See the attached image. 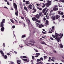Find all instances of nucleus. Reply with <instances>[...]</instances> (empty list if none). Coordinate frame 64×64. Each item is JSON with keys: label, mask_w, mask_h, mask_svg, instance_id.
Segmentation results:
<instances>
[{"label": "nucleus", "mask_w": 64, "mask_h": 64, "mask_svg": "<svg viewBox=\"0 0 64 64\" xmlns=\"http://www.w3.org/2000/svg\"><path fill=\"white\" fill-rule=\"evenodd\" d=\"M60 36V37H58V36ZM63 34H61V33H60L59 34H59H57L56 33H55V39H56V40L58 41V42H59L60 41V38H62L63 37Z\"/></svg>", "instance_id": "obj_1"}, {"label": "nucleus", "mask_w": 64, "mask_h": 64, "mask_svg": "<svg viewBox=\"0 0 64 64\" xmlns=\"http://www.w3.org/2000/svg\"><path fill=\"white\" fill-rule=\"evenodd\" d=\"M4 23H5V19H3L2 22H0V27H1L0 30L2 32L4 31V29H5V28L4 27Z\"/></svg>", "instance_id": "obj_2"}, {"label": "nucleus", "mask_w": 64, "mask_h": 64, "mask_svg": "<svg viewBox=\"0 0 64 64\" xmlns=\"http://www.w3.org/2000/svg\"><path fill=\"white\" fill-rule=\"evenodd\" d=\"M0 52L1 53L2 56L3 57L4 59H7V56L6 55H4V54L2 50H0Z\"/></svg>", "instance_id": "obj_3"}, {"label": "nucleus", "mask_w": 64, "mask_h": 64, "mask_svg": "<svg viewBox=\"0 0 64 64\" xmlns=\"http://www.w3.org/2000/svg\"><path fill=\"white\" fill-rule=\"evenodd\" d=\"M32 20H33V21H36V22H38V23H40V22H41L40 20L39 21V20H38V19H37L36 18L34 17L32 18Z\"/></svg>", "instance_id": "obj_4"}, {"label": "nucleus", "mask_w": 64, "mask_h": 64, "mask_svg": "<svg viewBox=\"0 0 64 64\" xmlns=\"http://www.w3.org/2000/svg\"><path fill=\"white\" fill-rule=\"evenodd\" d=\"M13 6L15 10H17V6L16 4L15 3H14Z\"/></svg>", "instance_id": "obj_5"}, {"label": "nucleus", "mask_w": 64, "mask_h": 64, "mask_svg": "<svg viewBox=\"0 0 64 64\" xmlns=\"http://www.w3.org/2000/svg\"><path fill=\"white\" fill-rule=\"evenodd\" d=\"M25 19L27 22H28V25H30V20L28 19V18L27 17H26L25 18Z\"/></svg>", "instance_id": "obj_6"}, {"label": "nucleus", "mask_w": 64, "mask_h": 64, "mask_svg": "<svg viewBox=\"0 0 64 64\" xmlns=\"http://www.w3.org/2000/svg\"><path fill=\"white\" fill-rule=\"evenodd\" d=\"M44 26L42 24H40L39 25L38 28H42V27Z\"/></svg>", "instance_id": "obj_7"}, {"label": "nucleus", "mask_w": 64, "mask_h": 64, "mask_svg": "<svg viewBox=\"0 0 64 64\" xmlns=\"http://www.w3.org/2000/svg\"><path fill=\"white\" fill-rule=\"evenodd\" d=\"M35 17H36V18L37 19H39V18H40V16H39L38 15V14H37L35 16Z\"/></svg>", "instance_id": "obj_8"}, {"label": "nucleus", "mask_w": 64, "mask_h": 64, "mask_svg": "<svg viewBox=\"0 0 64 64\" xmlns=\"http://www.w3.org/2000/svg\"><path fill=\"white\" fill-rule=\"evenodd\" d=\"M15 14L16 16H18V12L17 10H16V11L15 13Z\"/></svg>", "instance_id": "obj_9"}, {"label": "nucleus", "mask_w": 64, "mask_h": 64, "mask_svg": "<svg viewBox=\"0 0 64 64\" xmlns=\"http://www.w3.org/2000/svg\"><path fill=\"white\" fill-rule=\"evenodd\" d=\"M60 17V16H58L57 15H56V19H59Z\"/></svg>", "instance_id": "obj_10"}, {"label": "nucleus", "mask_w": 64, "mask_h": 64, "mask_svg": "<svg viewBox=\"0 0 64 64\" xmlns=\"http://www.w3.org/2000/svg\"><path fill=\"white\" fill-rule=\"evenodd\" d=\"M51 4L48 2L47 3L45 4V5L46 6V7H49V6Z\"/></svg>", "instance_id": "obj_11"}, {"label": "nucleus", "mask_w": 64, "mask_h": 64, "mask_svg": "<svg viewBox=\"0 0 64 64\" xmlns=\"http://www.w3.org/2000/svg\"><path fill=\"white\" fill-rule=\"evenodd\" d=\"M30 42L31 43H35V42L34 41V40L33 39L32 40L30 41Z\"/></svg>", "instance_id": "obj_12"}, {"label": "nucleus", "mask_w": 64, "mask_h": 64, "mask_svg": "<svg viewBox=\"0 0 64 64\" xmlns=\"http://www.w3.org/2000/svg\"><path fill=\"white\" fill-rule=\"evenodd\" d=\"M53 10H54V11H57L58 10V8L54 7V8H53Z\"/></svg>", "instance_id": "obj_13"}, {"label": "nucleus", "mask_w": 64, "mask_h": 64, "mask_svg": "<svg viewBox=\"0 0 64 64\" xmlns=\"http://www.w3.org/2000/svg\"><path fill=\"white\" fill-rule=\"evenodd\" d=\"M28 8L30 9H32V5L31 4L29 5L28 6Z\"/></svg>", "instance_id": "obj_14"}, {"label": "nucleus", "mask_w": 64, "mask_h": 64, "mask_svg": "<svg viewBox=\"0 0 64 64\" xmlns=\"http://www.w3.org/2000/svg\"><path fill=\"white\" fill-rule=\"evenodd\" d=\"M40 43L42 44H44L45 45H47L44 42H41Z\"/></svg>", "instance_id": "obj_15"}, {"label": "nucleus", "mask_w": 64, "mask_h": 64, "mask_svg": "<svg viewBox=\"0 0 64 64\" xmlns=\"http://www.w3.org/2000/svg\"><path fill=\"white\" fill-rule=\"evenodd\" d=\"M52 20L53 21L54 20H55V19L56 18H55V16H52Z\"/></svg>", "instance_id": "obj_16"}, {"label": "nucleus", "mask_w": 64, "mask_h": 64, "mask_svg": "<svg viewBox=\"0 0 64 64\" xmlns=\"http://www.w3.org/2000/svg\"><path fill=\"white\" fill-rule=\"evenodd\" d=\"M47 8H45L44 9H43L42 10V13H44L45 11H46V9Z\"/></svg>", "instance_id": "obj_17"}, {"label": "nucleus", "mask_w": 64, "mask_h": 64, "mask_svg": "<svg viewBox=\"0 0 64 64\" xmlns=\"http://www.w3.org/2000/svg\"><path fill=\"white\" fill-rule=\"evenodd\" d=\"M32 10H34V11L32 12L33 13H35V12H36V9H34V7H33Z\"/></svg>", "instance_id": "obj_18"}, {"label": "nucleus", "mask_w": 64, "mask_h": 64, "mask_svg": "<svg viewBox=\"0 0 64 64\" xmlns=\"http://www.w3.org/2000/svg\"><path fill=\"white\" fill-rule=\"evenodd\" d=\"M24 10H26V11H28L27 8V7H26V6H24Z\"/></svg>", "instance_id": "obj_19"}, {"label": "nucleus", "mask_w": 64, "mask_h": 64, "mask_svg": "<svg viewBox=\"0 0 64 64\" xmlns=\"http://www.w3.org/2000/svg\"><path fill=\"white\" fill-rule=\"evenodd\" d=\"M26 5H29V1H26Z\"/></svg>", "instance_id": "obj_20"}, {"label": "nucleus", "mask_w": 64, "mask_h": 64, "mask_svg": "<svg viewBox=\"0 0 64 64\" xmlns=\"http://www.w3.org/2000/svg\"><path fill=\"white\" fill-rule=\"evenodd\" d=\"M36 64H43V62H39V63H36Z\"/></svg>", "instance_id": "obj_21"}, {"label": "nucleus", "mask_w": 64, "mask_h": 64, "mask_svg": "<svg viewBox=\"0 0 64 64\" xmlns=\"http://www.w3.org/2000/svg\"><path fill=\"white\" fill-rule=\"evenodd\" d=\"M48 3L50 4L51 5V1L48 0Z\"/></svg>", "instance_id": "obj_22"}, {"label": "nucleus", "mask_w": 64, "mask_h": 64, "mask_svg": "<svg viewBox=\"0 0 64 64\" xmlns=\"http://www.w3.org/2000/svg\"><path fill=\"white\" fill-rule=\"evenodd\" d=\"M60 47L61 48H62L63 47V45H62V44H60Z\"/></svg>", "instance_id": "obj_23"}, {"label": "nucleus", "mask_w": 64, "mask_h": 64, "mask_svg": "<svg viewBox=\"0 0 64 64\" xmlns=\"http://www.w3.org/2000/svg\"><path fill=\"white\" fill-rule=\"evenodd\" d=\"M37 8L38 9H39L40 10H42V8H39L38 7H37Z\"/></svg>", "instance_id": "obj_24"}, {"label": "nucleus", "mask_w": 64, "mask_h": 64, "mask_svg": "<svg viewBox=\"0 0 64 64\" xmlns=\"http://www.w3.org/2000/svg\"><path fill=\"white\" fill-rule=\"evenodd\" d=\"M46 25H48V21L47 20H46Z\"/></svg>", "instance_id": "obj_25"}, {"label": "nucleus", "mask_w": 64, "mask_h": 64, "mask_svg": "<svg viewBox=\"0 0 64 64\" xmlns=\"http://www.w3.org/2000/svg\"><path fill=\"white\" fill-rule=\"evenodd\" d=\"M20 24H22L23 23V22L22 21H19Z\"/></svg>", "instance_id": "obj_26"}, {"label": "nucleus", "mask_w": 64, "mask_h": 64, "mask_svg": "<svg viewBox=\"0 0 64 64\" xmlns=\"http://www.w3.org/2000/svg\"><path fill=\"white\" fill-rule=\"evenodd\" d=\"M47 56H44V59H47Z\"/></svg>", "instance_id": "obj_27"}, {"label": "nucleus", "mask_w": 64, "mask_h": 64, "mask_svg": "<svg viewBox=\"0 0 64 64\" xmlns=\"http://www.w3.org/2000/svg\"><path fill=\"white\" fill-rule=\"evenodd\" d=\"M10 21L11 22H12V23H14L13 20L12 19H10Z\"/></svg>", "instance_id": "obj_28"}, {"label": "nucleus", "mask_w": 64, "mask_h": 64, "mask_svg": "<svg viewBox=\"0 0 64 64\" xmlns=\"http://www.w3.org/2000/svg\"><path fill=\"white\" fill-rule=\"evenodd\" d=\"M41 15H42V13H39L38 14V16H39L40 17V16H41Z\"/></svg>", "instance_id": "obj_29"}, {"label": "nucleus", "mask_w": 64, "mask_h": 64, "mask_svg": "<svg viewBox=\"0 0 64 64\" xmlns=\"http://www.w3.org/2000/svg\"><path fill=\"white\" fill-rule=\"evenodd\" d=\"M26 37V36H25V35H22V38H24Z\"/></svg>", "instance_id": "obj_30"}, {"label": "nucleus", "mask_w": 64, "mask_h": 64, "mask_svg": "<svg viewBox=\"0 0 64 64\" xmlns=\"http://www.w3.org/2000/svg\"><path fill=\"white\" fill-rule=\"evenodd\" d=\"M23 60L24 61H27V60L26 59H23Z\"/></svg>", "instance_id": "obj_31"}, {"label": "nucleus", "mask_w": 64, "mask_h": 64, "mask_svg": "<svg viewBox=\"0 0 64 64\" xmlns=\"http://www.w3.org/2000/svg\"><path fill=\"white\" fill-rule=\"evenodd\" d=\"M20 17L22 19H23V20H24V18L23 16H20Z\"/></svg>", "instance_id": "obj_32"}, {"label": "nucleus", "mask_w": 64, "mask_h": 64, "mask_svg": "<svg viewBox=\"0 0 64 64\" xmlns=\"http://www.w3.org/2000/svg\"><path fill=\"white\" fill-rule=\"evenodd\" d=\"M42 4L43 5V6H42V8H44V7H45V4H44V3H43Z\"/></svg>", "instance_id": "obj_33"}, {"label": "nucleus", "mask_w": 64, "mask_h": 64, "mask_svg": "<svg viewBox=\"0 0 64 64\" xmlns=\"http://www.w3.org/2000/svg\"><path fill=\"white\" fill-rule=\"evenodd\" d=\"M36 55H38L39 56L40 55V53H36Z\"/></svg>", "instance_id": "obj_34"}, {"label": "nucleus", "mask_w": 64, "mask_h": 64, "mask_svg": "<svg viewBox=\"0 0 64 64\" xmlns=\"http://www.w3.org/2000/svg\"><path fill=\"white\" fill-rule=\"evenodd\" d=\"M17 63H19L21 62V60H17Z\"/></svg>", "instance_id": "obj_35"}, {"label": "nucleus", "mask_w": 64, "mask_h": 64, "mask_svg": "<svg viewBox=\"0 0 64 64\" xmlns=\"http://www.w3.org/2000/svg\"><path fill=\"white\" fill-rule=\"evenodd\" d=\"M23 58H27V56H23Z\"/></svg>", "instance_id": "obj_36"}, {"label": "nucleus", "mask_w": 64, "mask_h": 64, "mask_svg": "<svg viewBox=\"0 0 64 64\" xmlns=\"http://www.w3.org/2000/svg\"><path fill=\"white\" fill-rule=\"evenodd\" d=\"M40 61L41 60H42V61H43V58H40Z\"/></svg>", "instance_id": "obj_37"}, {"label": "nucleus", "mask_w": 64, "mask_h": 64, "mask_svg": "<svg viewBox=\"0 0 64 64\" xmlns=\"http://www.w3.org/2000/svg\"><path fill=\"white\" fill-rule=\"evenodd\" d=\"M34 56H32V59H33V60H34L35 58H34Z\"/></svg>", "instance_id": "obj_38"}, {"label": "nucleus", "mask_w": 64, "mask_h": 64, "mask_svg": "<svg viewBox=\"0 0 64 64\" xmlns=\"http://www.w3.org/2000/svg\"><path fill=\"white\" fill-rule=\"evenodd\" d=\"M38 25H40V24H38V23H37L36 24V27H38Z\"/></svg>", "instance_id": "obj_39"}, {"label": "nucleus", "mask_w": 64, "mask_h": 64, "mask_svg": "<svg viewBox=\"0 0 64 64\" xmlns=\"http://www.w3.org/2000/svg\"><path fill=\"white\" fill-rule=\"evenodd\" d=\"M58 13L59 14V15L60 14V12H61V11H58Z\"/></svg>", "instance_id": "obj_40"}, {"label": "nucleus", "mask_w": 64, "mask_h": 64, "mask_svg": "<svg viewBox=\"0 0 64 64\" xmlns=\"http://www.w3.org/2000/svg\"><path fill=\"white\" fill-rule=\"evenodd\" d=\"M53 10H52L50 12V13H52V12H53Z\"/></svg>", "instance_id": "obj_41"}, {"label": "nucleus", "mask_w": 64, "mask_h": 64, "mask_svg": "<svg viewBox=\"0 0 64 64\" xmlns=\"http://www.w3.org/2000/svg\"><path fill=\"white\" fill-rule=\"evenodd\" d=\"M37 60V62H39L40 61V59H38Z\"/></svg>", "instance_id": "obj_42"}, {"label": "nucleus", "mask_w": 64, "mask_h": 64, "mask_svg": "<svg viewBox=\"0 0 64 64\" xmlns=\"http://www.w3.org/2000/svg\"><path fill=\"white\" fill-rule=\"evenodd\" d=\"M46 19L45 18H43V20L44 21H46Z\"/></svg>", "instance_id": "obj_43"}, {"label": "nucleus", "mask_w": 64, "mask_h": 64, "mask_svg": "<svg viewBox=\"0 0 64 64\" xmlns=\"http://www.w3.org/2000/svg\"><path fill=\"white\" fill-rule=\"evenodd\" d=\"M64 13L63 12H61L60 14V15H63Z\"/></svg>", "instance_id": "obj_44"}, {"label": "nucleus", "mask_w": 64, "mask_h": 64, "mask_svg": "<svg viewBox=\"0 0 64 64\" xmlns=\"http://www.w3.org/2000/svg\"><path fill=\"white\" fill-rule=\"evenodd\" d=\"M7 4L8 5H10V4H9V2H7Z\"/></svg>", "instance_id": "obj_45"}, {"label": "nucleus", "mask_w": 64, "mask_h": 64, "mask_svg": "<svg viewBox=\"0 0 64 64\" xmlns=\"http://www.w3.org/2000/svg\"><path fill=\"white\" fill-rule=\"evenodd\" d=\"M15 26H12V28L13 29H14V28H15Z\"/></svg>", "instance_id": "obj_46"}, {"label": "nucleus", "mask_w": 64, "mask_h": 64, "mask_svg": "<svg viewBox=\"0 0 64 64\" xmlns=\"http://www.w3.org/2000/svg\"><path fill=\"white\" fill-rule=\"evenodd\" d=\"M50 39L52 40H54V39H53V38H52V37H50Z\"/></svg>", "instance_id": "obj_47"}, {"label": "nucleus", "mask_w": 64, "mask_h": 64, "mask_svg": "<svg viewBox=\"0 0 64 64\" xmlns=\"http://www.w3.org/2000/svg\"><path fill=\"white\" fill-rule=\"evenodd\" d=\"M3 47H5V43H3Z\"/></svg>", "instance_id": "obj_48"}, {"label": "nucleus", "mask_w": 64, "mask_h": 64, "mask_svg": "<svg viewBox=\"0 0 64 64\" xmlns=\"http://www.w3.org/2000/svg\"><path fill=\"white\" fill-rule=\"evenodd\" d=\"M14 53L16 54H17V52H16V51H14Z\"/></svg>", "instance_id": "obj_49"}, {"label": "nucleus", "mask_w": 64, "mask_h": 64, "mask_svg": "<svg viewBox=\"0 0 64 64\" xmlns=\"http://www.w3.org/2000/svg\"><path fill=\"white\" fill-rule=\"evenodd\" d=\"M51 61H53V62H54L55 61V60H54V59H52L51 60Z\"/></svg>", "instance_id": "obj_50"}, {"label": "nucleus", "mask_w": 64, "mask_h": 64, "mask_svg": "<svg viewBox=\"0 0 64 64\" xmlns=\"http://www.w3.org/2000/svg\"><path fill=\"white\" fill-rule=\"evenodd\" d=\"M54 29V26H52V30H53Z\"/></svg>", "instance_id": "obj_51"}, {"label": "nucleus", "mask_w": 64, "mask_h": 64, "mask_svg": "<svg viewBox=\"0 0 64 64\" xmlns=\"http://www.w3.org/2000/svg\"><path fill=\"white\" fill-rule=\"evenodd\" d=\"M42 33H43V34H46V32H44L43 31H42Z\"/></svg>", "instance_id": "obj_52"}, {"label": "nucleus", "mask_w": 64, "mask_h": 64, "mask_svg": "<svg viewBox=\"0 0 64 64\" xmlns=\"http://www.w3.org/2000/svg\"><path fill=\"white\" fill-rule=\"evenodd\" d=\"M52 36L53 37V38H55V35H52Z\"/></svg>", "instance_id": "obj_53"}, {"label": "nucleus", "mask_w": 64, "mask_h": 64, "mask_svg": "<svg viewBox=\"0 0 64 64\" xmlns=\"http://www.w3.org/2000/svg\"><path fill=\"white\" fill-rule=\"evenodd\" d=\"M48 33H52V32H51V31L48 32Z\"/></svg>", "instance_id": "obj_54"}, {"label": "nucleus", "mask_w": 64, "mask_h": 64, "mask_svg": "<svg viewBox=\"0 0 64 64\" xmlns=\"http://www.w3.org/2000/svg\"><path fill=\"white\" fill-rule=\"evenodd\" d=\"M19 4L20 6H22V4L21 3L20 4Z\"/></svg>", "instance_id": "obj_55"}, {"label": "nucleus", "mask_w": 64, "mask_h": 64, "mask_svg": "<svg viewBox=\"0 0 64 64\" xmlns=\"http://www.w3.org/2000/svg\"><path fill=\"white\" fill-rule=\"evenodd\" d=\"M11 63V64H14V62H10Z\"/></svg>", "instance_id": "obj_56"}, {"label": "nucleus", "mask_w": 64, "mask_h": 64, "mask_svg": "<svg viewBox=\"0 0 64 64\" xmlns=\"http://www.w3.org/2000/svg\"><path fill=\"white\" fill-rule=\"evenodd\" d=\"M49 16H48L47 17V19H49Z\"/></svg>", "instance_id": "obj_57"}, {"label": "nucleus", "mask_w": 64, "mask_h": 64, "mask_svg": "<svg viewBox=\"0 0 64 64\" xmlns=\"http://www.w3.org/2000/svg\"><path fill=\"white\" fill-rule=\"evenodd\" d=\"M46 14H47V12H45V13H44V15H46Z\"/></svg>", "instance_id": "obj_58"}, {"label": "nucleus", "mask_w": 64, "mask_h": 64, "mask_svg": "<svg viewBox=\"0 0 64 64\" xmlns=\"http://www.w3.org/2000/svg\"><path fill=\"white\" fill-rule=\"evenodd\" d=\"M49 10V9H48L46 11V12H48V10Z\"/></svg>", "instance_id": "obj_59"}, {"label": "nucleus", "mask_w": 64, "mask_h": 64, "mask_svg": "<svg viewBox=\"0 0 64 64\" xmlns=\"http://www.w3.org/2000/svg\"><path fill=\"white\" fill-rule=\"evenodd\" d=\"M48 16V14H46V18H47V17Z\"/></svg>", "instance_id": "obj_60"}, {"label": "nucleus", "mask_w": 64, "mask_h": 64, "mask_svg": "<svg viewBox=\"0 0 64 64\" xmlns=\"http://www.w3.org/2000/svg\"><path fill=\"white\" fill-rule=\"evenodd\" d=\"M23 56H22L20 57V58H22V59L23 58Z\"/></svg>", "instance_id": "obj_61"}, {"label": "nucleus", "mask_w": 64, "mask_h": 64, "mask_svg": "<svg viewBox=\"0 0 64 64\" xmlns=\"http://www.w3.org/2000/svg\"><path fill=\"white\" fill-rule=\"evenodd\" d=\"M52 59H55V58L54 57H52Z\"/></svg>", "instance_id": "obj_62"}, {"label": "nucleus", "mask_w": 64, "mask_h": 64, "mask_svg": "<svg viewBox=\"0 0 64 64\" xmlns=\"http://www.w3.org/2000/svg\"><path fill=\"white\" fill-rule=\"evenodd\" d=\"M4 8H6V9H8V8H7V7H6V6H4Z\"/></svg>", "instance_id": "obj_63"}, {"label": "nucleus", "mask_w": 64, "mask_h": 64, "mask_svg": "<svg viewBox=\"0 0 64 64\" xmlns=\"http://www.w3.org/2000/svg\"><path fill=\"white\" fill-rule=\"evenodd\" d=\"M61 1H62V2H64V0H61Z\"/></svg>", "instance_id": "obj_64"}]
</instances>
